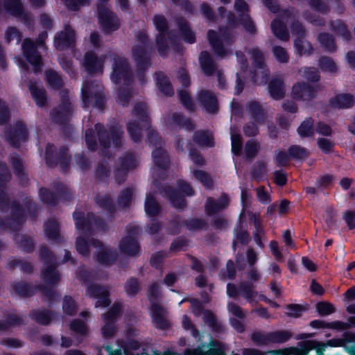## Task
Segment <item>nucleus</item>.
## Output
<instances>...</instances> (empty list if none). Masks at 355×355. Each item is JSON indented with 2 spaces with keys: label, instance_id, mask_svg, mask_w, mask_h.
<instances>
[{
  "label": "nucleus",
  "instance_id": "nucleus-1",
  "mask_svg": "<svg viewBox=\"0 0 355 355\" xmlns=\"http://www.w3.org/2000/svg\"><path fill=\"white\" fill-rule=\"evenodd\" d=\"M234 10L241 17L239 22L230 19L228 27L225 29H220L219 35L214 31H209L208 33V40L218 56L223 57L226 55L223 48L230 42V35L232 28H235L239 24H241L249 33H254L255 31L254 26L247 13L248 8L245 1L236 0Z\"/></svg>",
  "mask_w": 355,
  "mask_h": 355
},
{
  "label": "nucleus",
  "instance_id": "nucleus-2",
  "mask_svg": "<svg viewBox=\"0 0 355 355\" xmlns=\"http://www.w3.org/2000/svg\"><path fill=\"white\" fill-rule=\"evenodd\" d=\"M73 218L76 221L77 230L80 234L76 242L77 250L82 254H87L88 252V243L84 237V235L93 228L94 225L98 226V222L95 220L94 216L89 215L85 218L80 212H75Z\"/></svg>",
  "mask_w": 355,
  "mask_h": 355
},
{
  "label": "nucleus",
  "instance_id": "nucleus-3",
  "mask_svg": "<svg viewBox=\"0 0 355 355\" xmlns=\"http://www.w3.org/2000/svg\"><path fill=\"white\" fill-rule=\"evenodd\" d=\"M159 295V286L154 284L150 286L148 291V295L152 303L150 313L156 326L160 329H165L168 326L166 320V313L159 304L154 303V300Z\"/></svg>",
  "mask_w": 355,
  "mask_h": 355
},
{
  "label": "nucleus",
  "instance_id": "nucleus-4",
  "mask_svg": "<svg viewBox=\"0 0 355 355\" xmlns=\"http://www.w3.org/2000/svg\"><path fill=\"white\" fill-rule=\"evenodd\" d=\"M248 54L250 55V58L256 67L253 77L254 82L259 85L266 83L268 74L266 69L263 66L262 53L258 49H253L248 52Z\"/></svg>",
  "mask_w": 355,
  "mask_h": 355
},
{
  "label": "nucleus",
  "instance_id": "nucleus-5",
  "mask_svg": "<svg viewBox=\"0 0 355 355\" xmlns=\"http://www.w3.org/2000/svg\"><path fill=\"white\" fill-rule=\"evenodd\" d=\"M120 311L121 305L119 304H114L110 311L103 315L104 325L101 330L103 337L110 338L114 335L115 332L114 322L117 319Z\"/></svg>",
  "mask_w": 355,
  "mask_h": 355
},
{
  "label": "nucleus",
  "instance_id": "nucleus-6",
  "mask_svg": "<svg viewBox=\"0 0 355 355\" xmlns=\"http://www.w3.org/2000/svg\"><path fill=\"white\" fill-rule=\"evenodd\" d=\"M154 24L156 28L159 31V34L157 37L156 42L158 46V50L162 55L165 54L163 49L165 44L172 42V39L169 37L168 34L165 31L166 27V21L164 17L156 16L154 19Z\"/></svg>",
  "mask_w": 355,
  "mask_h": 355
},
{
  "label": "nucleus",
  "instance_id": "nucleus-7",
  "mask_svg": "<svg viewBox=\"0 0 355 355\" xmlns=\"http://www.w3.org/2000/svg\"><path fill=\"white\" fill-rule=\"evenodd\" d=\"M23 53L26 60L32 65L34 71L40 69L41 66V57L37 51V47L30 40H25L23 42Z\"/></svg>",
  "mask_w": 355,
  "mask_h": 355
},
{
  "label": "nucleus",
  "instance_id": "nucleus-8",
  "mask_svg": "<svg viewBox=\"0 0 355 355\" xmlns=\"http://www.w3.org/2000/svg\"><path fill=\"white\" fill-rule=\"evenodd\" d=\"M84 105L86 106L92 99L101 98L102 87L94 82L85 80L81 89Z\"/></svg>",
  "mask_w": 355,
  "mask_h": 355
},
{
  "label": "nucleus",
  "instance_id": "nucleus-9",
  "mask_svg": "<svg viewBox=\"0 0 355 355\" xmlns=\"http://www.w3.org/2000/svg\"><path fill=\"white\" fill-rule=\"evenodd\" d=\"M315 92L314 87L297 83L293 85L291 95L296 101L308 102L314 98Z\"/></svg>",
  "mask_w": 355,
  "mask_h": 355
},
{
  "label": "nucleus",
  "instance_id": "nucleus-10",
  "mask_svg": "<svg viewBox=\"0 0 355 355\" xmlns=\"http://www.w3.org/2000/svg\"><path fill=\"white\" fill-rule=\"evenodd\" d=\"M98 11L99 21L107 32H111L116 29L118 27L117 19L107 8L99 6Z\"/></svg>",
  "mask_w": 355,
  "mask_h": 355
},
{
  "label": "nucleus",
  "instance_id": "nucleus-11",
  "mask_svg": "<svg viewBox=\"0 0 355 355\" xmlns=\"http://www.w3.org/2000/svg\"><path fill=\"white\" fill-rule=\"evenodd\" d=\"M291 337V334L286 331H277L263 335L261 334H254L253 340L259 344H266L268 342L284 343Z\"/></svg>",
  "mask_w": 355,
  "mask_h": 355
},
{
  "label": "nucleus",
  "instance_id": "nucleus-12",
  "mask_svg": "<svg viewBox=\"0 0 355 355\" xmlns=\"http://www.w3.org/2000/svg\"><path fill=\"white\" fill-rule=\"evenodd\" d=\"M112 59L114 66L111 79L114 83H118L122 79L125 80L128 78V64L125 59L122 57L114 56Z\"/></svg>",
  "mask_w": 355,
  "mask_h": 355
},
{
  "label": "nucleus",
  "instance_id": "nucleus-13",
  "mask_svg": "<svg viewBox=\"0 0 355 355\" xmlns=\"http://www.w3.org/2000/svg\"><path fill=\"white\" fill-rule=\"evenodd\" d=\"M87 293L91 297L98 299L96 306H107L110 304V301L108 299V290L105 287L100 286L88 285Z\"/></svg>",
  "mask_w": 355,
  "mask_h": 355
},
{
  "label": "nucleus",
  "instance_id": "nucleus-14",
  "mask_svg": "<svg viewBox=\"0 0 355 355\" xmlns=\"http://www.w3.org/2000/svg\"><path fill=\"white\" fill-rule=\"evenodd\" d=\"M293 31L297 35V37L294 40V46L296 51L300 55H305L310 53L311 50V44L306 40H303L304 29L301 25L297 24L293 28Z\"/></svg>",
  "mask_w": 355,
  "mask_h": 355
},
{
  "label": "nucleus",
  "instance_id": "nucleus-15",
  "mask_svg": "<svg viewBox=\"0 0 355 355\" xmlns=\"http://www.w3.org/2000/svg\"><path fill=\"white\" fill-rule=\"evenodd\" d=\"M74 40L75 34L73 31L69 26H67L63 31L55 37L54 44L57 49L62 50L72 44Z\"/></svg>",
  "mask_w": 355,
  "mask_h": 355
},
{
  "label": "nucleus",
  "instance_id": "nucleus-16",
  "mask_svg": "<svg viewBox=\"0 0 355 355\" xmlns=\"http://www.w3.org/2000/svg\"><path fill=\"white\" fill-rule=\"evenodd\" d=\"M103 61L104 58H97L93 52L88 51L85 55L83 66L90 73L101 72Z\"/></svg>",
  "mask_w": 355,
  "mask_h": 355
},
{
  "label": "nucleus",
  "instance_id": "nucleus-17",
  "mask_svg": "<svg viewBox=\"0 0 355 355\" xmlns=\"http://www.w3.org/2000/svg\"><path fill=\"white\" fill-rule=\"evenodd\" d=\"M227 293L230 297H236L239 294L236 288L232 284L227 285ZM239 293L250 302L255 300L256 293L252 291V288L248 285L241 286L239 289Z\"/></svg>",
  "mask_w": 355,
  "mask_h": 355
},
{
  "label": "nucleus",
  "instance_id": "nucleus-18",
  "mask_svg": "<svg viewBox=\"0 0 355 355\" xmlns=\"http://www.w3.org/2000/svg\"><path fill=\"white\" fill-rule=\"evenodd\" d=\"M353 104V96L349 94H338L330 100L331 106L338 109L349 108Z\"/></svg>",
  "mask_w": 355,
  "mask_h": 355
},
{
  "label": "nucleus",
  "instance_id": "nucleus-19",
  "mask_svg": "<svg viewBox=\"0 0 355 355\" xmlns=\"http://www.w3.org/2000/svg\"><path fill=\"white\" fill-rule=\"evenodd\" d=\"M94 245L98 248L96 259L102 264L111 263L115 259V254L111 250L104 248L99 241H94Z\"/></svg>",
  "mask_w": 355,
  "mask_h": 355
},
{
  "label": "nucleus",
  "instance_id": "nucleus-20",
  "mask_svg": "<svg viewBox=\"0 0 355 355\" xmlns=\"http://www.w3.org/2000/svg\"><path fill=\"white\" fill-rule=\"evenodd\" d=\"M119 249L122 253L128 255H136L139 250L137 241L132 236L123 238L120 242Z\"/></svg>",
  "mask_w": 355,
  "mask_h": 355
},
{
  "label": "nucleus",
  "instance_id": "nucleus-21",
  "mask_svg": "<svg viewBox=\"0 0 355 355\" xmlns=\"http://www.w3.org/2000/svg\"><path fill=\"white\" fill-rule=\"evenodd\" d=\"M227 205L228 198L225 195H223L218 201L209 198L206 203V211L208 214H212L225 208Z\"/></svg>",
  "mask_w": 355,
  "mask_h": 355
},
{
  "label": "nucleus",
  "instance_id": "nucleus-22",
  "mask_svg": "<svg viewBox=\"0 0 355 355\" xmlns=\"http://www.w3.org/2000/svg\"><path fill=\"white\" fill-rule=\"evenodd\" d=\"M228 310L236 318L235 319H231V324L232 327L239 332L243 331V326L240 320L243 318V314L240 307L235 304L230 303L228 305Z\"/></svg>",
  "mask_w": 355,
  "mask_h": 355
},
{
  "label": "nucleus",
  "instance_id": "nucleus-23",
  "mask_svg": "<svg viewBox=\"0 0 355 355\" xmlns=\"http://www.w3.org/2000/svg\"><path fill=\"white\" fill-rule=\"evenodd\" d=\"M29 89L37 105L39 106L44 105L46 98L42 85L37 83H31Z\"/></svg>",
  "mask_w": 355,
  "mask_h": 355
},
{
  "label": "nucleus",
  "instance_id": "nucleus-24",
  "mask_svg": "<svg viewBox=\"0 0 355 355\" xmlns=\"http://www.w3.org/2000/svg\"><path fill=\"white\" fill-rule=\"evenodd\" d=\"M200 101L209 113H214L217 110L216 99L209 92H204L200 95Z\"/></svg>",
  "mask_w": 355,
  "mask_h": 355
},
{
  "label": "nucleus",
  "instance_id": "nucleus-25",
  "mask_svg": "<svg viewBox=\"0 0 355 355\" xmlns=\"http://www.w3.org/2000/svg\"><path fill=\"white\" fill-rule=\"evenodd\" d=\"M269 92L275 99H279L284 95L283 83L280 79L272 80L269 85Z\"/></svg>",
  "mask_w": 355,
  "mask_h": 355
},
{
  "label": "nucleus",
  "instance_id": "nucleus-26",
  "mask_svg": "<svg viewBox=\"0 0 355 355\" xmlns=\"http://www.w3.org/2000/svg\"><path fill=\"white\" fill-rule=\"evenodd\" d=\"M243 56L241 53H237L236 57L238 58V61L240 65L241 71L236 73L237 80H236V85L235 87L236 93L239 94L243 89V81L242 78L244 77V74L245 73V63L243 59Z\"/></svg>",
  "mask_w": 355,
  "mask_h": 355
},
{
  "label": "nucleus",
  "instance_id": "nucleus-27",
  "mask_svg": "<svg viewBox=\"0 0 355 355\" xmlns=\"http://www.w3.org/2000/svg\"><path fill=\"white\" fill-rule=\"evenodd\" d=\"M194 141L196 144L202 146H212L214 141L210 132H197L194 135Z\"/></svg>",
  "mask_w": 355,
  "mask_h": 355
},
{
  "label": "nucleus",
  "instance_id": "nucleus-28",
  "mask_svg": "<svg viewBox=\"0 0 355 355\" xmlns=\"http://www.w3.org/2000/svg\"><path fill=\"white\" fill-rule=\"evenodd\" d=\"M200 62L202 69L205 74L211 75L214 73L215 67L208 53H201L200 56Z\"/></svg>",
  "mask_w": 355,
  "mask_h": 355
},
{
  "label": "nucleus",
  "instance_id": "nucleus-29",
  "mask_svg": "<svg viewBox=\"0 0 355 355\" xmlns=\"http://www.w3.org/2000/svg\"><path fill=\"white\" fill-rule=\"evenodd\" d=\"M271 28L274 35L282 40H286L288 38V33L285 25L280 21L275 19L272 22Z\"/></svg>",
  "mask_w": 355,
  "mask_h": 355
},
{
  "label": "nucleus",
  "instance_id": "nucleus-30",
  "mask_svg": "<svg viewBox=\"0 0 355 355\" xmlns=\"http://www.w3.org/2000/svg\"><path fill=\"white\" fill-rule=\"evenodd\" d=\"M145 211L148 216H154L159 213V207L151 193H148L146 196Z\"/></svg>",
  "mask_w": 355,
  "mask_h": 355
},
{
  "label": "nucleus",
  "instance_id": "nucleus-31",
  "mask_svg": "<svg viewBox=\"0 0 355 355\" xmlns=\"http://www.w3.org/2000/svg\"><path fill=\"white\" fill-rule=\"evenodd\" d=\"M157 85L162 92L166 95L173 94V89L166 76L161 73H156Z\"/></svg>",
  "mask_w": 355,
  "mask_h": 355
},
{
  "label": "nucleus",
  "instance_id": "nucleus-32",
  "mask_svg": "<svg viewBox=\"0 0 355 355\" xmlns=\"http://www.w3.org/2000/svg\"><path fill=\"white\" fill-rule=\"evenodd\" d=\"M164 196L169 198L173 206L181 208L184 205V200L179 193L172 190L171 188L165 189Z\"/></svg>",
  "mask_w": 355,
  "mask_h": 355
},
{
  "label": "nucleus",
  "instance_id": "nucleus-33",
  "mask_svg": "<svg viewBox=\"0 0 355 355\" xmlns=\"http://www.w3.org/2000/svg\"><path fill=\"white\" fill-rule=\"evenodd\" d=\"M154 162L157 166V169L164 168L168 163V156L166 153L161 148H157L153 152Z\"/></svg>",
  "mask_w": 355,
  "mask_h": 355
},
{
  "label": "nucleus",
  "instance_id": "nucleus-34",
  "mask_svg": "<svg viewBox=\"0 0 355 355\" xmlns=\"http://www.w3.org/2000/svg\"><path fill=\"white\" fill-rule=\"evenodd\" d=\"M250 219L253 221L255 227V241L257 245L262 247V243L261 241V235L263 234V230L261 226V221L259 220V216L255 214H249Z\"/></svg>",
  "mask_w": 355,
  "mask_h": 355
},
{
  "label": "nucleus",
  "instance_id": "nucleus-35",
  "mask_svg": "<svg viewBox=\"0 0 355 355\" xmlns=\"http://www.w3.org/2000/svg\"><path fill=\"white\" fill-rule=\"evenodd\" d=\"M46 79L49 85L53 89L60 88L62 86V81L61 78L53 71H46Z\"/></svg>",
  "mask_w": 355,
  "mask_h": 355
},
{
  "label": "nucleus",
  "instance_id": "nucleus-36",
  "mask_svg": "<svg viewBox=\"0 0 355 355\" xmlns=\"http://www.w3.org/2000/svg\"><path fill=\"white\" fill-rule=\"evenodd\" d=\"M26 136V131L25 127L22 124L17 125V128L13 132V137L7 136V139L17 145L20 140H24Z\"/></svg>",
  "mask_w": 355,
  "mask_h": 355
},
{
  "label": "nucleus",
  "instance_id": "nucleus-37",
  "mask_svg": "<svg viewBox=\"0 0 355 355\" xmlns=\"http://www.w3.org/2000/svg\"><path fill=\"white\" fill-rule=\"evenodd\" d=\"M313 132V121L311 119L304 121L298 128V133L301 137L311 136Z\"/></svg>",
  "mask_w": 355,
  "mask_h": 355
},
{
  "label": "nucleus",
  "instance_id": "nucleus-38",
  "mask_svg": "<svg viewBox=\"0 0 355 355\" xmlns=\"http://www.w3.org/2000/svg\"><path fill=\"white\" fill-rule=\"evenodd\" d=\"M248 110L253 115L254 121L261 124L263 120V114L259 105L256 102L250 103L248 105Z\"/></svg>",
  "mask_w": 355,
  "mask_h": 355
},
{
  "label": "nucleus",
  "instance_id": "nucleus-39",
  "mask_svg": "<svg viewBox=\"0 0 355 355\" xmlns=\"http://www.w3.org/2000/svg\"><path fill=\"white\" fill-rule=\"evenodd\" d=\"M288 154L291 157L296 159H302L309 155V152L300 146H292L288 150Z\"/></svg>",
  "mask_w": 355,
  "mask_h": 355
},
{
  "label": "nucleus",
  "instance_id": "nucleus-40",
  "mask_svg": "<svg viewBox=\"0 0 355 355\" xmlns=\"http://www.w3.org/2000/svg\"><path fill=\"white\" fill-rule=\"evenodd\" d=\"M231 140H232V150L233 153L238 154L241 148V136L234 130L231 128Z\"/></svg>",
  "mask_w": 355,
  "mask_h": 355
},
{
  "label": "nucleus",
  "instance_id": "nucleus-41",
  "mask_svg": "<svg viewBox=\"0 0 355 355\" xmlns=\"http://www.w3.org/2000/svg\"><path fill=\"white\" fill-rule=\"evenodd\" d=\"M70 329L72 331L80 335H85L87 331V327L85 322L78 319L73 320L71 323Z\"/></svg>",
  "mask_w": 355,
  "mask_h": 355
},
{
  "label": "nucleus",
  "instance_id": "nucleus-42",
  "mask_svg": "<svg viewBox=\"0 0 355 355\" xmlns=\"http://www.w3.org/2000/svg\"><path fill=\"white\" fill-rule=\"evenodd\" d=\"M45 232L49 237L56 238L58 235V223L54 220L48 221L45 225Z\"/></svg>",
  "mask_w": 355,
  "mask_h": 355
},
{
  "label": "nucleus",
  "instance_id": "nucleus-43",
  "mask_svg": "<svg viewBox=\"0 0 355 355\" xmlns=\"http://www.w3.org/2000/svg\"><path fill=\"white\" fill-rule=\"evenodd\" d=\"M45 280L49 284H54L59 278L58 273L55 268L51 266L45 269L44 272Z\"/></svg>",
  "mask_w": 355,
  "mask_h": 355
},
{
  "label": "nucleus",
  "instance_id": "nucleus-44",
  "mask_svg": "<svg viewBox=\"0 0 355 355\" xmlns=\"http://www.w3.org/2000/svg\"><path fill=\"white\" fill-rule=\"evenodd\" d=\"M180 30L183 39L188 43H193L195 41L193 33L189 30L186 22H180Z\"/></svg>",
  "mask_w": 355,
  "mask_h": 355
},
{
  "label": "nucleus",
  "instance_id": "nucleus-45",
  "mask_svg": "<svg viewBox=\"0 0 355 355\" xmlns=\"http://www.w3.org/2000/svg\"><path fill=\"white\" fill-rule=\"evenodd\" d=\"M133 58L139 64L146 63L147 60L146 53L143 47L134 48L132 51Z\"/></svg>",
  "mask_w": 355,
  "mask_h": 355
},
{
  "label": "nucleus",
  "instance_id": "nucleus-46",
  "mask_svg": "<svg viewBox=\"0 0 355 355\" xmlns=\"http://www.w3.org/2000/svg\"><path fill=\"white\" fill-rule=\"evenodd\" d=\"M257 197L261 203L266 205L270 202V193L263 187L257 189Z\"/></svg>",
  "mask_w": 355,
  "mask_h": 355
},
{
  "label": "nucleus",
  "instance_id": "nucleus-47",
  "mask_svg": "<svg viewBox=\"0 0 355 355\" xmlns=\"http://www.w3.org/2000/svg\"><path fill=\"white\" fill-rule=\"evenodd\" d=\"M301 76L310 81H317L319 76L317 71L314 68H305L300 71Z\"/></svg>",
  "mask_w": 355,
  "mask_h": 355
},
{
  "label": "nucleus",
  "instance_id": "nucleus-48",
  "mask_svg": "<svg viewBox=\"0 0 355 355\" xmlns=\"http://www.w3.org/2000/svg\"><path fill=\"white\" fill-rule=\"evenodd\" d=\"M193 174L197 180L205 187H209L211 183V180L208 174L201 170H193Z\"/></svg>",
  "mask_w": 355,
  "mask_h": 355
},
{
  "label": "nucleus",
  "instance_id": "nucleus-49",
  "mask_svg": "<svg viewBox=\"0 0 355 355\" xmlns=\"http://www.w3.org/2000/svg\"><path fill=\"white\" fill-rule=\"evenodd\" d=\"M320 66L321 69L327 72H334L336 70V64L328 58H322L320 61Z\"/></svg>",
  "mask_w": 355,
  "mask_h": 355
},
{
  "label": "nucleus",
  "instance_id": "nucleus-50",
  "mask_svg": "<svg viewBox=\"0 0 355 355\" xmlns=\"http://www.w3.org/2000/svg\"><path fill=\"white\" fill-rule=\"evenodd\" d=\"M317 311L322 315H327L334 312L332 304L327 302H320L316 306Z\"/></svg>",
  "mask_w": 355,
  "mask_h": 355
},
{
  "label": "nucleus",
  "instance_id": "nucleus-51",
  "mask_svg": "<svg viewBox=\"0 0 355 355\" xmlns=\"http://www.w3.org/2000/svg\"><path fill=\"white\" fill-rule=\"evenodd\" d=\"M319 41L328 51H331L335 49L334 40L328 34L320 35Z\"/></svg>",
  "mask_w": 355,
  "mask_h": 355
},
{
  "label": "nucleus",
  "instance_id": "nucleus-52",
  "mask_svg": "<svg viewBox=\"0 0 355 355\" xmlns=\"http://www.w3.org/2000/svg\"><path fill=\"white\" fill-rule=\"evenodd\" d=\"M258 145L256 141L253 140L249 141L246 145L245 148V153L248 158H251L254 156V155L258 151Z\"/></svg>",
  "mask_w": 355,
  "mask_h": 355
},
{
  "label": "nucleus",
  "instance_id": "nucleus-53",
  "mask_svg": "<svg viewBox=\"0 0 355 355\" xmlns=\"http://www.w3.org/2000/svg\"><path fill=\"white\" fill-rule=\"evenodd\" d=\"M273 53L276 59L281 62H286L288 56L286 50L280 46H275L273 49Z\"/></svg>",
  "mask_w": 355,
  "mask_h": 355
},
{
  "label": "nucleus",
  "instance_id": "nucleus-54",
  "mask_svg": "<svg viewBox=\"0 0 355 355\" xmlns=\"http://www.w3.org/2000/svg\"><path fill=\"white\" fill-rule=\"evenodd\" d=\"M63 310L67 314L71 315L76 311V305L73 299L70 297H65L63 303Z\"/></svg>",
  "mask_w": 355,
  "mask_h": 355
},
{
  "label": "nucleus",
  "instance_id": "nucleus-55",
  "mask_svg": "<svg viewBox=\"0 0 355 355\" xmlns=\"http://www.w3.org/2000/svg\"><path fill=\"white\" fill-rule=\"evenodd\" d=\"M132 189H127L124 190L119 199V203L123 207L127 206L132 199Z\"/></svg>",
  "mask_w": 355,
  "mask_h": 355
},
{
  "label": "nucleus",
  "instance_id": "nucleus-56",
  "mask_svg": "<svg viewBox=\"0 0 355 355\" xmlns=\"http://www.w3.org/2000/svg\"><path fill=\"white\" fill-rule=\"evenodd\" d=\"M194 355H225V353L222 346L220 344H216L205 354L197 353Z\"/></svg>",
  "mask_w": 355,
  "mask_h": 355
},
{
  "label": "nucleus",
  "instance_id": "nucleus-57",
  "mask_svg": "<svg viewBox=\"0 0 355 355\" xmlns=\"http://www.w3.org/2000/svg\"><path fill=\"white\" fill-rule=\"evenodd\" d=\"M304 311V309L302 306L300 305H290L288 307L287 314L289 316L297 318L300 317L302 313Z\"/></svg>",
  "mask_w": 355,
  "mask_h": 355
},
{
  "label": "nucleus",
  "instance_id": "nucleus-58",
  "mask_svg": "<svg viewBox=\"0 0 355 355\" xmlns=\"http://www.w3.org/2000/svg\"><path fill=\"white\" fill-rule=\"evenodd\" d=\"M128 130L130 137L134 141H137L139 137L140 129L138 123H129Z\"/></svg>",
  "mask_w": 355,
  "mask_h": 355
},
{
  "label": "nucleus",
  "instance_id": "nucleus-59",
  "mask_svg": "<svg viewBox=\"0 0 355 355\" xmlns=\"http://www.w3.org/2000/svg\"><path fill=\"white\" fill-rule=\"evenodd\" d=\"M269 247L272 254L275 257V259L277 261H282L283 259V255L279 249L277 243L275 241H272L270 243Z\"/></svg>",
  "mask_w": 355,
  "mask_h": 355
},
{
  "label": "nucleus",
  "instance_id": "nucleus-60",
  "mask_svg": "<svg viewBox=\"0 0 355 355\" xmlns=\"http://www.w3.org/2000/svg\"><path fill=\"white\" fill-rule=\"evenodd\" d=\"M179 98L181 101V102L183 103V105L187 108L191 109V103L190 96L188 94V92L186 90H182L180 91L178 93Z\"/></svg>",
  "mask_w": 355,
  "mask_h": 355
},
{
  "label": "nucleus",
  "instance_id": "nucleus-61",
  "mask_svg": "<svg viewBox=\"0 0 355 355\" xmlns=\"http://www.w3.org/2000/svg\"><path fill=\"white\" fill-rule=\"evenodd\" d=\"M290 155H288L285 152L279 151L275 155V162L279 166H284L287 164Z\"/></svg>",
  "mask_w": 355,
  "mask_h": 355
},
{
  "label": "nucleus",
  "instance_id": "nucleus-62",
  "mask_svg": "<svg viewBox=\"0 0 355 355\" xmlns=\"http://www.w3.org/2000/svg\"><path fill=\"white\" fill-rule=\"evenodd\" d=\"M344 220L349 229L355 227V211H347L344 214Z\"/></svg>",
  "mask_w": 355,
  "mask_h": 355
},
{
  "label": "nucleus",
  "instance_id": "nucleus-63",
  "mask_svg": "<svg viewBox=\"0 0 355 355\" xmlns=\"http://www.w3.org/2000/svg\"><path fill=\"white\" fill-rule=\"evenodd\" d=\"M6 39L8 42H10L11 40H16L17 42H19L20 39V35L18 31L15 28H10L8 29Z\"/></svg>",
  "mask_w": 355,
  "mask_h": 355
},
{
  "label": "nucleus",
  "instance_id": "nucleus-64",
  "mask_svg": "<svg viewBox=\"0 0 355 355\" xmlns=\"http://www.w3.org/2000/svg\"><path fill=\"white\" fill-rule=\"evenodd\" d=\"M318 144L320 149L324 153L329 152L333 146L332 143L329 139H318Z\"/></svg>",
  "mask_w": 355,
  "mask_h": 355
}]
</instances>
